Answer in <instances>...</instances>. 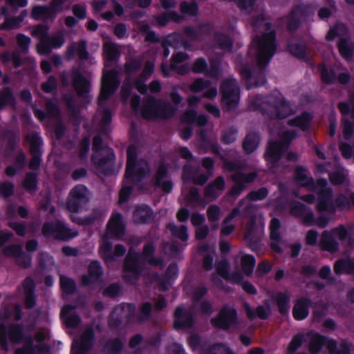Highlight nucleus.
Wrapping results in <instances>:
<instances>
[{"mask_svg": "<svg viewBox=\"0 0 354 354\" xmlns=\"http://www.w3.org/2000/svg\"><path fill=\"white\" fill-rule=\"evenodd\" d=\"M330 180L334 184H339L345 179V174L343 172L339 171L336 174L330 175Z\"/></svg>", "mask_w": 354, "mask_h": 354, "instance_id": "59", "label": "nucleus"}, {"mask_svg": "<svg viewBox=\"0 0 354 354\" xmlns=\"http://www.w3.org/2000/svg\"><path fill=\"white\" fill-rule=\"evenodd\" d=\"M175 326L176 328L186 327L191 324L189 315L185 312L183 308H177L174 313Z\"/></svg>", "mask_w": 354, "mask_h": 354, "instance_id": "27", "label": "nucleus"}, {"mask_svg": "<svg viewBox=\"0 0 354 354\" xmlns=\"http://www.w3.org/2000/svg\"><path fill=\"white\" fill-rule=\"evenodd\" d=\"M236 321V312L233 308H226L221 310L217 318L212 320V324L221 328L232 326Z\"/></svg>", "mask_w": 354, "mask_h": 354, "instance_id": "16", "label": "nucleus"}, {"mask_svg": "<svg viewBox=\"0 0 354 354\" xmlns=\"http://www.w3.org/2000/svg\"><path fill=\"white\" fill-rule=\"evenodd\" d=\"M223 104L230 109L236 106L239 100V91L234 80H227L222 85Z\"/></svg>", "mask_w": 354, "mask_h": 354, "instance_id": "10", "label": "nucleus"}, {"mask_svg": "<svg viewBox=\"0 0 354 354\" xmlns=\"http://www.w3.org/2000/svg\"><path fill=\"white\" fill-rule=\"evenodd\" d=\"M24 186L29 191L35 190L36 186V176L35 174H30L26 176L24 182Z\"/></svg>", "mask_w": 354, "mask_h": 354, "instance_id": "46", "label": "nucleus"}, {"mask_svg": "<svg viewBox=\"0 0 354 354\" xmlns=\"http://www.w3.org/2000/svg\"><path fill=\"white\" fill-rule=\"evenodd\" d=\"M349 197H350L349 201L344 196L339 197L336 201L337 206H338L341 208H344L347 205H348L350 203H351L354 205V194H351Z\"/></svg>", "mask_w": 354, "mask_h": 354, "instance_id": "48", "label": "nucleus"}, {"mask_svg": "<svg viewBox=\"0 0 354 354\" xmlns=\"http://www.w3.org/2000/svg\"><path fill=\"white\" fill-rule=\"evenodd\" d=\"M326 180H322L317 183L316 187L318 190L317 207L319 211L326 209L330 201V192L326 188Z\"/></svg>", "mask_w": 354, "mask_h": 354, "instance_id": "17", "label": "nucleus"}, {"mask_svg": "<svg viewBox=\"0 0 354 354\" xmlns=\"http://www.w3.org/2000/svg\"><path fill=\"white\" fill-rule=\"evenodd\" d=\"M73 307L71 306H64L61 312V317L62 319L65 322L66 325L69 328H74L80 322L79 317L74 314L73 313Z\"/></svg>", "mask_w": 354, "mask_h": 354, "instance_id": "23", "label": "nucleus"}, {"mask_svg": "<svg viewBox=\"0 0 354 354\" xmlns=\"http://www.w3.org/2000/svg\"><path fill=\"white\" fill-rule=\"evenodd\" d=\"M48 28L44 25H39L34 28L32 33L40 37V41L37 45V52L40 55L47 54L51 48H59L64 44L62 33H59L47 38Z\"/></svg>", "mask_w": 354, "mask_h": 354, "instance_id": "5", "label": "nucleus"}, {"mask_svg": "<svg viewBox=\"0 0 354 354\" xmlns=\"http://www.w3.org/2000/svg\"><path fill=\"white\" fill-rule=\"evenodd\" d=\"M205 68L206 63L203 59H198L194 64L193 70L196 73H201Z\"/></svg>", "mask_w": 354, "mask_h": 354, "instance_id": "58", "label": "nucleus"}, {"mask_svg": "<svg viewBox=\"0 0 354 354\" xmlns=\"http://www.w3.org/2000/svg\"><path fill=\"white\" fill-rule=\"evenodd\" d=\"M55 79L53 77H50L45 83L43 84L42 88L45 92L49 93L55 88Z\"/></svg>", "mask_w": 354, "mask_h": 354, "instance_id": "54", "label": "nucleus"}, {"mask_svg": "<svg viewBox=\"0 0 354 354\" xmlns=\"http://www.w3.org/2000/svg\"><path fill=\"white\" fill-rule=\"evenodd\" d=\"M154 248L152 245H147L145 247L143 257H138L129 252L124 263V277L130 280L131 277H136L139 273V265L141 259L149 261L150 263L155 264L156 262L152 259L151 254L153 252Z\"/></svg>", "mask_w": 354, "mask_h": 354, "instance_id": "6", "label": "nucleus"}, {"mask_svg": "<svg viewBox=\"0 0 354 354\" xmlns=\"http://www.w3.org/2000/svg\"><path fill=\"white\" fill-rule=\"evenodd\" d=\"M308 337L309 341L308 348L310 353H319L323 344L326 342L325 338L314 332L309 333Z\"/></svg>", "mask_w": 354, "mask_h": 354, "instance_id": "22", "label": "nucleus"}, {"mask_svg": "<svg viewBox=\"0 0 354 354\" xmlns=\"http://www.w3.org/2000/svg\"><path fill=\"white\" fill-rule=\"evenodd\" d=\"M310 120V116L308 114H303L299 118L292 120L289 124L288 131H281L279 142H270L266 153V158L269 163L274 162L279 160L282 151L288 146L289 142L295 137V133L289 131L292 129H299L304 130L307 128Z\"/></svg>", "mask_w": 354, "mask_h": 354, "instance_id": "3", "label": "nucleus"}, {"mask_svg": "<svg viewBox=\"0 0 354 354\" xmlns=\"http://www.w3.org/2000/svg\"><path fill=\"white\" fill-rule=\"evenodd\" d=\"M43 233L47 237L60 239H67L76 236L75 232H72L60 221L46 223L44 226Z\"/></svg>", "mask_w": 354, "mask_h": 354, "instance_id": "11", "label": "nucleus"}, {"mask_svg": "<svg viewBox=\"0 0 354 354\" xmlns=\"http://www.w3.org/2000/svg\"><path fill=\"white\" fill-rule=\"evenodd\" d=\"M289 48L291 53L297 57H301L304 54V48L302 46L292 44Z\"/></svg>", "mask_w": 354, "mask_h": 354, "instance_id": "57", "label": "nucleus"}, {"mask_svg": "<svg viewBox=\"0 0 354 354\" xmlns=\"http://www.w3.org/2000/svg\"><path fill=\"white\" fill-rule=\"evenodd\" d=\"M289 297L283 293L279 294L277 296V302L279 309L283 314L287 313L289 309L288 301Z\"/></svg>", "mask_w": 354, "mask_h": 354, "instance_id": "40", "label": "nucleus"}, {"mask_svg": "<svg viewBox=\"0 0 354 354\" xmlns=\"http://www.w3.org/2000/svg\"><path fill=\"white\" fill-rule=\"evenodd\" d=\"M88 202V190L83 185L75 187L70 194L68 208L72 212L82 211Z\"/></svg>", "mask_w": 354, "mask_h": 354, "instance_id": "9", "label": "nucleus"}, {"mask_svg": "<svg viewBox=\"0 0 354 354\" xmlns=\"http://www.w3.org/2000/svg\"><path fill=\"white\" fill-rule=\"evenodd\" d=\"M180 8L182 12L188 15H194L198 10V7L194 3H187L184 2L181 4Z\"/></svg>", "mask_w": 354, "mask_h": 354, "instance_id": "45", "label": "nucleus"}, {"mask_svg": "<svg viewBox=\"0 0 354 354\" xmlns=\"http://www.w3.org/2000/svg\"><path fill=\"white\" fill-rule=\"evenodd\" d=\"M224 187V180L222 178H218L215 182L209 186L206 194L207 196L216 197Z\"/></svg>", "mask_w": 354, "mask_h": 354, "instance_id": "35", "label": "nucleus"}, {"mask_svg": "<svg viewBox=\"0 0 354 354\" xmlns=\"http://www.w3.org/2000/svg\"><path fill=\"white\" fill-rule=\"evenodd\" d=\"M12 317L15 319L20 318L19 306H16L12 310L8 309L6 307L1 309L0 312V346L5 350L8 349L6 342L5 322L6 319H10Z\"/></svg>", "mask_w": 354, "mask_h": 354, "instance_id": "14", "label": "nucleus"}, {"mask_svg": "<svg viewBox=\"0 0 354 354\" xmlns=\"http://www.w3.org/2000/svg\"><path fill=\"white\" fill-rule=\"evenodd\" d=\"M75 54H77L81 59H85L87 57L85 44L84 42L72 46L68 48V56L69 58L72 57Z\"/></svg>", "mask_w": 354, "mask_h": 354, "instance_id": "31", "label": "nucleus"}, {"mask_svg": "<svg viewBox=\"0 0 354 354\" xmlns=\"http://www.w3.org/2000/svg\"><path fill=\"white\" fill-rule=\"evenodd\" d=\"M73 84L76 91L80 94L86 93L89 90L90 85L88 81L78 74L74 76Z\"/></svg>", "mask_w": 354, "mask_h": 354, "instance_id": "28", "label": "nucleus"}, {"mask_svg": "<svg viewBox=\"0 0 354 354\" xmlns=\"http://www.w3.org/2000/svg\"><path fill=\"white\" fill-rule=\"evenodd\" d=\"M32 17L35 19H53L55 17V13L53 12L50 7L46 8L43 6H35L33 8L32 12Z\"/></svg>", "mask_w": 354, "mask_h": 354, "instance_id": "26", "label": "nucleus"}, {"mask_svg": "<svg viewBox=\"0 0 354 354\" xmlns=\"http://www.w3.org/2000/svg\"><path fill=\"white\" fill-rule=\"evenodd\" d=\"M218 44L223 50H230L232 46V41L227 37L222 36L218 39Z\"/></svg>", "mask_w": 354, "mask_h": 354, "instance_id": "61", "label": "nucleus"}, {"mask_svg": "<svg viewBox=\"0 0 354 354\" xmlns=\"http://www.w3.org/2000/svg\"><path fill=\"white\" fill-rule=\"evenodd\" d=\"M295 180L301 186H307L310 181L307 176V171L301 168L296 170Z\"/></svg>", "mask_w": 354, "mask_h": 354, "instance_id": "41", "label": "nucleus"}, {"mask_svg": "<svg viewBox=\"0 0 354 354\" xmlns=\"http://www.w3.org/2000/svg\"><path fill=\"white\" fill-rule=\"evenodd\" d=\"M100 142H101V140L99 137L94 138L93 148L96 150V151L95 152V153L93 156V160L95 164H97L100 167L104 164H106L108 162V159L100 160V158H99L100 153L98 151V147L100 145Z\"/></svg>", "mask_w": 354, "mask_h": 354, "instance_id": "38", "label": "nucleus"}, {"mask_svg": "<svg viewBox=\"0 0 354 354\" xmlns=\"http://www.w3.org/2000/svg\"><path fill=\"white\" fill-rule=\"evenodd\" d=\"M347 232L343 226H339L332 232H324L322 237V247L323 250L333 252L337 249L336 239H343L346 237Z\"/></svg>", "mask_w": 354, "mask_h": 354, "instance_id": "13", "label": "nucleus"}, {"mask_svg": "<svg viewBox=\"0 0 354 354\" xmlns=\"http://www.w3.org/2000/svg\"><path fill=\"white\" fill-rule=\"evenodd\" d=\"M118 56V50L116 46L111 41H106L104 44V57L105 60V70L103 74L102 86L99 97L100 104L115 90L118 86L116 74L114 71L109 70L108 67L111 62Z\"/></svg>", "mask_w": 354, "mask_h": 354, "instance_id": "4", "label": "nucleus"}, {"mask_svg": "<svg viewBox=\"0 0 354 354\" xmlns=\"http://www.w3.org/2000/svg\"><path fill=\"white\" fill-rule=\"evenodd\" d=\"M60 285L63 291L72 292L75 290V282L66 277H60Z\"/></svg>", "mask_w": 354, "mask_h": 354, "instance_id": "43", "label": "nucleus"}, {"mask_svg": "<svg viewBox=\"0 0 354 354\" xmlns=\"http://www.w3.org/2000/svg\"><path fill=\"white\" fill-rule=\"evenodd\" d=\"M173 112L170 105L150 99L142 109V115L147 119H165L171 115Z\"/></svg>", "mask_w": 354, "mask_h": 354, "instance_id": "7", "label": "nucleus"}, {"mask_svg": "<svg viewBox=\"0 0 354 354\" xmlns=\"http://www.w3.org/2000/svg\"><path fill=\"white\" fill-rule=\"evenodd\" d=\"M267 102L269 104V111L272 116L283 118L289 115L292 111L290 104L286 103L280 95L274 101L270 98Z\"/></svg>", "mask_w": 354, "mask_h": 354, "instance_id": "15", "label": "nucleus"}, {"mask_svg": "<svg viewBox=\"0 0 354 354\" xmlns=\"http://www.w3.org/2000/svg\"><path fill=\"white\" fill-rule=\"evenodd\" d=\"M270 270V266L268 263H266L265 262H263L260 263L258 266L257 273L259 276H263L266 273L268 272Z\"/></svg>", "mask_w": 354, "mask_h": 354, "instance_id": "64", "label": "nucleus"}, {"mask_svg": "<svg viewBox=\"0 0 354 354\" xmlns=\"http://www.w3.org/2000/svg\"><path fill=\"white\" fill-rule=\"evenodd\" d=\"M169 227L174 235L184 241L187 239V229L185 226L177 227L174 225H170Z\"/></svg>", "mask_w": 354, "mask_h": 354, "instance_id": "44", "label": "nucleus"}, {"mask_svg": "<svg viewBox=\"0 0 354 354\" xmlns=\"http://www.w3.org/2000/svg\"><path fill=\"white\" fill-rule=\"evenodd\" d=\"M173 61L171 64V67L174 69L178 70V72L180 73H183L185 72V69L178 68V65L181 63L185 62L187 59V55L184 53H176L172 57Z\"/></svg>", "mask_w": 354, "mask_h": 354, "instance_id": "37", "label": "nucleus"}, {"mask_svg": "<svg viewBox=\"0 0 354 354\" xmlns=\"http://www.w3.org/2000/svg\"><path fill=\"white\" fill-rule=\"evenodd\" d=\"M17 42L21 48L26 49L30 42V39L26 36L20 35L17 37Z\"/></svg>", "mask_w": 354, "mask_h": 354, "instance_id": "62", "label": "nucleus"}, {"mask_svg": "<svg viewBox=\"0 0 354 354\" xmlns=\"http://www.w3.org/2000/svg\"><path fill=\"white\" fill-rule=\"evenodd\" d=\"M339 50L340 54L348 58L351 55V50L348 47V44L346 41H341L338 45Z\"/></svg>", "mask_w": 354, "mask_h": 354, "instance_id": "49", "label": "nucleus"}, {"mask_svg": "<svg viewBox=\"0 0 354 354\" xmlns=\"http://www.w3.org/2000/svg\"><path fill=\"white\" fill-rule=\"evenodd\" d=\"M340 150L342 155L346 158H351L353 154L354 155V150L353 151L351 147L347 145H342Z\"/></svg>", "mask_w": 354, "mask_h": 354, "instance_id": "63", "label": "nucleus"}, {"mask_svg": "<svg viewBox=\"0 0 354 354\" xmlns=\"http://www.w3.org/2000/svg\"><path fill=\"white\" fill-rule=\"evenodd\" d=\"M268 194L266 189L261 188L257 192H252L250 194V198L253 201H258L264 198Z\"/></svg>", "mask_w": 354, "mask_h": 354, "instance_id": "52", "label": "nucleus"}, {"mask_svg": "<svg viewBox=\"0 0 354 354\" xmlns=\"http://www.w3.org/2000/svg\"><path fill=\"white\" fill-rule=\"evenodd\" d=\"M124 225L120 214L115 213L112 215L108 223V232L120 238L123 234Z\"/></svg>", "mask_w": 354, "mask_h": 354, "instance_id": "20", "label": "nucleus"}, {"mask_svg": "<svg viewBox=\"0 0 354 354\" xmlns=\"http://www.w3.org/2000/svg\"><path fill=\"white\" fill-rule=\"evenodd\" d=\"M151 212L147 206H142L137 209L133 214L136 222H145L151 216Z\"/></svg>", "mask_w": 354, "mask_h": 354, "instance_id": "32", "label": "nucleus"}, {"mask_svg": "<svg viewBox=\"0 0 354 354\" xmlns=\"http://www.w3.org/2000/svg\"><path fill=\"white\" fill-rule=\"evenodd\" d=\"M254 26L259 29V32L264 31L265 33L261 38L253 39L250 53L255 55L258 64L263 66L268 63L275 52L274 37L270 25L265 22L263 17L255 23Z\"/></svg>", "mask_w": 354, "mask_h": 354, "instance_id": "1", "label": "nucleus"}, {"mask_svg": "<svg viewBox=\"0 0 354 354\" xmlns=\"http://www.w3.org/2000/svg\"><path fill=\"white\" fill-rule=\"evenodd\" d=\"M241 265L245 274L250 275L255 265V260L252 256L245 255L241 259Z\"/></svg>", "mask_w": 354, "mask_h": 354, "instance_id": "33", "label": "nucleus"}, {"mask_svg": "<svg viewBox=\"0 0 354 354\" xmlns=\"http://www.w3.org/2000/svg\"><path fill=\"white\" fill-rule=\"evenodd\" d=\"M280 223L278 219L273 218L270 223V238L272 241L278 242L279 239V229Z\"/></svg>", "mask_w": 354, "mask_h": 354, "instance_id": "42", "label": "nucleus"}, {"mask_svg": "<svg viewBox=\"0 0 354 354\" xmlns=\"http://www.w3.org/2000/svg\"><path fill=\"white\" fill-rule=\"evenodd\" d=\"M191 90L195 93L203 92V96L207 98H212L216 96V86H212L209 82L197 80L191 86Z\"/></svg>", "mask_w": 354, "mask_h": 354, "instance_id": "18", "label": "nucleus"}, {"mask_svg": "<svg viewBox=\"0 0 354 354\" xmlns=\"http://www.w3.org/2000/svg\"><path fill=\"white\" fill-rule=\"evenodd\" d=\"M353 266V262L349 260L339 261L335 263L334 269L337 274H342L351 272Z\"/></svg>", "mask_w": 354, "mask_h": 354, "instance_id": "36", "label": "nucleus"}, {"mask_svg": "<svg viewBox=\"0 0 354 354\" xmlns=\"http://www.w3.org/2000/svg\"><path fill=\"white\" fill-rule=\"evenodd\" d=\"M208 354H233L227 347L224 345H215Z\"/></svg>", "mask_w": 354, "mask_h": 354, "instance_id": "47", "label": "nucleus"}, {"mask_svg": "<svg viewBox=\"0 0 354 354\" xmlns=\"http://www.w3.org/2000/svg\"><path fill=\"white\" fill-rule=\"evenodd\" d=\"M13 193V186L12 184L5 183L0 185V195L7 197Z\"/></svg>", "mask_w": 354, "mask_h": 354, "instance_id": "50", "label": "nucleus"}, {"mask_svg": "<svg viewBox=\"0 0 354 354\" xmlns=\"http://www.w3.org/2000/svg\"><path fill=\"white\" fill-rule=\"evenodd\" d=\"M93 333L91 330L86 331L82 339L81 342L75 341L72 345L71 354H81L82 352L88 348L91 345Z\"/></svg>", "mask_w": 354, "mask_h": 354, "instance_id": "21", "label": "nucleus"}, {"mask_svg": "<svg viewBox=\"0 0 354 354\" xmlns=\"http://www.w3.org/2000/svg\"><path fill=\"white\" fill-rule=\"evenodd\" d=\"M235 1L241 9L249 11L252 8L255 0H235Z\"/></svg>", "mask_w": 354, "mask_h": 354, "instance_id": "51", "label": "nucleus"}, {"mask_svg": "<svg viewBox=\"0 0 354 354\" xmlns=\"http://www.w3.org/2000/svg\"><path fill=\"white\" fill-rule=\"evenodd\" d=\"M309 302L306 299L297 300L293 307L292 314L295 319L301 320L306 318L308 314Z\"/></svg>", "mask_w": 354, "mask_h": 354, "instance_id": "24", "label": "nucleus"}, {"mask_svg": "<svg viewBox=\"0 0 354 354\" xmlns=\"http://www.w3.org/2000/svg\"><path fill=\"white\" fill-rule=\"evenodd\" d=\"M65 0H53L50 6L53 12L55 13V15L61 12L63 10V3Z\"/></svg>", "mask_w": 354, "mask_h": 354, "instance_id": "55", "label": "nucleus"}, {"mask_svg": "<svg viewBox=\"0 0 354 354\" xmlns=\"http://www.w3.org/2000/svg\"><path fill=\"white\" fill-rule=\"evenodd\" d=\"M4 253L7 256L13 257L16 259L17 262L24 266L28 267L30 264V258L29 255L21 251V248L12 245L5 248Z\"/></svg>", "mask_w": 354, "mask_h": 354, "instance_id": "19", "label": "nucleus"}, {"mask_svg": "<svg viewBox=\"0 0 354 354\" xmlns=\"http://www.w3.org/2000/svg\"><path fill=\"white\" fill-rule=\"evenodd\" d=\"M111 245L107 243H104L101 245L100 248V252L101 255L104 258L106 262H108L110 255Z\"/></svg>", "mask_w": 354, "mask_h": 354, "instance_id": "53", "label": "nucleus"}, {"mask_svg": "<svg viewBox=\"0 0 354 354\" xmlns=\"http://www.w3.org/2000/svg\"><path fill=\"white\" fill-rule=\"evenodd\" d=\"M302 342L303 335H298L295 336L288 347L287 354H295L296 351L301 346Z\"/></svg>", "mask_w": 354, "mask_h": 354, "instance_id": "39", "label": "nucleus"}, {"mask_svg": "<svg viewBox=\"0 0 354 354\" xmlns=\"http://www.w3.org/2000/svg\"><path fill=\"white\" fill-rule=\"evenodd\" d=\"M229 265L227 261H221L217 267V271L218 274L223 279H227L232 283L241 284L243 289L245 292L250 294L255 293V288L252 284L248 282H243V277L240 274H235L232 276L230 275L227 271Z\"/></svg>", "mask_w": 354, "mask_h": 354, "instance_id": "12", "label": "nucleus"}, {"mask_svg": "<svg viewBox=\"0 0 354 354\" xmlns=\"http://www.w3.org/2000/svg\"><path fill=\"white\" fill-rule=\"evenodd\" d=\"M259 141V137L256 133H252L248 134L243 142V149L245 152L251 153L255 150L258 146Z\"/></svg>", "mask_w": 354, "mask_h": 354, "instance_id": "29", "label": "nucleus"}, {"mask_svg": "<svg viewBox=\"0 0 354 354\" xmlns=\"http://www.w3.org/2000/svg\"><path fill=\"white\" fill-rule=\"evenodd\" d=\"M136 150L134 146H129L127 149V162L125 178L129 181H135L140 176L142 171H141V165H145L144 171H148V167L145 162L139 161L136 162Z\"/></svg>", "mask_w": 354, "mask_h": 354, "instance_id": "8", "label": "nucleus"}, {"mask_svg": "<svg viewBox=\"0 0 354 354\" xmlns=\"http://www.w3.org/2000/svg\"><path fill=\"white\" fill-rule=\"evenodd\" d=\"M47 335L46 330L38 332L35 337V344L30 338L25 337L24 330L17 326H12L9 332L12 342L21 344V348H17L16 354H41L47 352L48 348L43 343Z\"/></svg>", "mask_w": 354, "mask_h": 354, "instance_id": "2", "label": "nucleus"}, {"mask_svg": "<svg viewBox=\"0 0 354 354\" xmlns=\"http://www.w3.org/2000/svg\"><path fill=\"white\" fill-rule=\"evenodd\" d=\"M90 279H87L86 277H83L82 283L85 285L88 284L90 282L95 280L97 277L101 274V269L97 262H92L88 267Z\"/></svg>", "mask_w": 354, "mask_h": 354, "instance_id": "30", "label": "nucleus"}, {"mask_svg": "<svg viewBox=\"0 0 354 354\" xmlns=\"http://www.w3.org/2000/svg\"><path fill=\"white\" fill-rule=\"evenodd\" d=\"M183 120L190 123H197L198 125H203L206 122V118L203 115H197L194 111H189L185 113Z\"/></svg>", "mask_w": 354, "mask_h": 354, "instance_id": "34", "label": "nucleus"}, {"mask_svg": "<svg viewBox=\"0 0 354 354\" xmlns=\"http://www.w3.org/2000/svg\"><path fill=\"white\" fill-rule=\"evenodd\" d=\"M219 209L216 206L209 207L207 211V216L209 221H216L219 216Z\"/></svg>", "mask_w": 354, "mask_h": 354, "instance_id": "56", "label": "nucleus"}, {"mask_svg": "<svg viewBox=\"0 0 354 354\" xmlns=\"http://www.w3.org/2000/svg\"><path fill=\"white\" fill-rule=\"evenodd\" d=\"M73 14L80 19H83L86 17V10L82 6H74L73 8Z\"/></svg>", "mask_w": 354, "mask_h": 354, "instance_id": "60", "label": "nucleus"}, {"mask_svg": "<svg viewBox=\"0 0 354 354\" xmlns=\"http://www.w3.org/2000/svg\"><path fill=\"white\" fill-rule=\"evenodd\" d=\"M33 281L30 279L24 281L23 286L19 288L20 292H23L25 295V302L28 308H30L34 304V297L32 295Z\"/></svg>", "mask_w": 354, "mask_h": 354, "instance_id": "25", "label": "nucleus"}]
</instances>
